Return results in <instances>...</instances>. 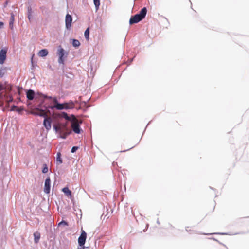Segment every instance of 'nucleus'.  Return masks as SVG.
I'll use <instances>...</instances> for the list:
<instances>
[{
  "label": "nucleus",
  "instance_id": "f257e3e1",
  "mask_svg": "<svg viewBox=\"0 0 249 249\" xmlns=\"http://www.w3.org/2000/svg\"><path fill=\"white\" fill-rule=\"evenodd\" d=\"M147 11V10L146 8L143 7L141 9L139 13L136 14L131 17L129 20V24L132 25L135 23H137L142 20L145 17Z\"/></svg>",
  "mask_w": 249,
  "mask_h": 249
},
{
  "label": "nucleus",
  "instance_id": "f03ea898",
  "mask_svg": "<svg viewBox=\"0 0 249 249\" xmlns=\"http://www.w3.org/2000/svg\"><path fill=\"white\" fill-rule=\"evenodd\" d=\"M72 119L71 120V127L73 131L76 134H80L82 130L80 127V124L81 122H79L78 119L74 115H72Z\"/></svg>",
  "mask_w": 249,
  "mask_h": 249
},
{
  "label": "nucleus",
  "instance_id": "7ed1b4c3",
  "mask_svg": "<svg viewBox=\"0 0 249 249\" xmlns=\"http://www.w3.org/2000/svg\"><path fill=\"white\" fill-rule=\"evenodd\" d=\"M87 238V233L86 232L82 229H81V233L78 239V242L79 244V246H84L85 241Z\"/></svg>",
  "mask_w": 249,
  "mask_h": 249
},
{
  "label": "nucleus",
  "instance_id": "20e7f679",
  "mask_svg": "<svg viewBox=\"0 0 249 249\" xmlns=\"http://www.w3.org/2000/svg\"><path fill=\"white\" fill-rule=\"evenodd\" d=\"M64 50L61 46H60L57 50V54L59 56L58 62L60 64L64 63V60L63 58V56L64 55Z\"/></svg>",
  "mask_w": 249,
  "mask_h": 249
},
{
  "label": "nucleus",
  "instance_id": "39448f33",
  "mask_svg": "<svg viewBox=\"0 0 249 249\" xmlns=\"http://www.w3.org/2000/svg\"><path fill=\"white\" fill-rule=\"evenodd\" d=\"M31 113L35 115H37L42 117L47 116V112L45 111V110L40 109L38 108H37L35 110L32 111Z\"/></svg>",
  "mask_w": 249,
  "mask_h": 249
},
{
  "label": "nucleus",
  "instance_id": "423d86ee",
  "mask_svg": "<svg viewBox=\"0 0 249 249\" xmlns=\"http://www.w3.org/2000/svg\"><path fill=\"white\" fill-rule=\"evenodd\" d=\"M7 48H4L0 51V64H3L6 58Z\"/></svg>",
  "mask_w": 249,
  "mask_h": 249
},
{
  "label": "nucleus",
  "instance_id": "0eeeda50",
  "mask_svg": "<svg viewBox=\"0 0 249 249\" xmlns=\"http://www.w3.org/2000/svg\"><path fill=\"white\" fill-rule=\"evenodd\" d=\"M50 108L53 109V108H56L57 110H62L65 109V107L64 106V104H60L58 103L56 105H54V106H48L45 107V109Z\"/></svg>",
  "mask_w": 249,
  "mask_h": 249
},
{
  "label": "nucleus",
  "instance_id": "6e6552de",
  "mask_svg": "<svg viewBox=\"0 0 249 249\" xmlns=\"http://www.w3.org/2000/svg\"><path fill=\"white\" fill-rule=\"evenodd\" d=\"M44 117L45 118L43 121V125L47 130H49L51 128V119L47 116Z\"/></svg>",
  "mask_w": 249,
  "mask_h": 249
},
{
  "label": "nucleus",
  "instance_id": "1a4fd4ad",
  "mask_svg": "<svg viewBox=\"0 0 249 249\" xmlns=\"http://www.w3.org/2000/svg\"><path fill=\"white\" fill-rule=\"evenodd\" d=\"M50 184L51 180L50 178H48L46 179L44 184V192L46 194H49L50 191Z\"/></svg>",
  "mask_w": 249,
  "mask_h": 249
},
{
  "label": "nucleus",
  "instance_id": "9d476101",
  "mask_svg": "<svg viewBox=\"0 0 249 249\" xmlns=\"http://www.w3.org/2000/svg\"><path fill=\"white\" fill-rule=\"evenodd\" d=\"M72 20L71 16L70 14H67L65 18V24L67 29H69L71 28Z\"/></svg>",
  "mask_w": 249,
  "mask_h": 249
},
{
  "label": "nucleus",
  "instance_id": "9b49d317",
  "mask_svg": "<svg viewBox=\"0 0 249 249\" xmlns=\"http://www.w3.org/2000/svg\"><path fill=\"white\" fill-rule=\"evenodd\" d=\"M65 109H72L74 107L75 105L72 101H70L68 103H64Z\"/></svg>",
  "mask_w": 249,
  "mask_h": 249
},
{
  "label": "nucleus",
  "instance_id": "f8f14e48",
  "mask_svg": "<svg viewBox=\"0 0 249 249\" xmlns=\"http://www.w3.org/2000/svg\"><path fill=\"white\" fill-rule=\"evenodd\" d=\"M35 92L32 90H29L26 93V96L28 99L32 100L34 98Z\"/></svg>",
  "mask_w": 249,
  "mask_h": 249
},
{
  "label": "nucleus",
  "instance_id": "ddd939ff",
  "mask_svg": "<svg viewBox=\"0 0 249 249\" xmlns=\"http://www.w3.org/2000/svg\"><path fill=\"white\" fill-rule=\"evenodd\" d=\"M48 54V51L47 49H42L39 51L38 55L40 57H44Z\"/></svg>",
  "mask_w": 249,
  "mask_h": 249
},
{
  "label": "nucleus",
  "instance_id": "4468645a",
  "mask_svg": "<svg viewBox=\"0 0 249 249\" xmlns=\"http://www.w3.org/2000/svg\"><path fill=\"white\" fill-rule=\"evenodd\" d=\"M34 241L36 243H37L40 238V234L39 232L36 231L34 233Z\"/></svg>",
  "mask_w": 249,
  "mask_h": 249
},
{
  "label": "nucleus",
  "instance_id": "2eb2a0df",
  "mask_svg": "<svg viewBox=\"0 0 249 249\" xmlns=\"http://www.w3.org/2000/svg\"><path fill=\"white\" fill-rule=\"evenodd\" d=\"M10 15H11V17H10V21H9V26L11 29H13V24H14V20H15L14 15L13 13H11Z\"/></svg>",
  "mask_w": 249,
  "mask_h": 249
},
{
  "label": "nucleus",
  "instance_id": "dca6fc26",
  "mask_svg": "<svg viewBox=\"0 0 249 249\" xmlns=\"http://www.w3.org/2000/svg\"><path fill=\"white\" fill-rule=\"evenodd\" d=\"M62 191L64 192V193L68 196H71V190H69V189L68 187H64L62 189Z\"/></svg>",
  "mask_w": 249,
  "mask_h": 249
},
{
  "label": "nucleus",
  "instance_id": "f3484780",
  "mask_svg": "<svg viewBox=\"0 0 249 249\" xmlns=\"http://www.w3.org/2000/svg\"><path fill=\"white\" fill-rule=\"evenodd\" d=\"M23 108H19L16 106L13 105L11 107V111H16L18 112H20L22 110H23Z\"/></svg>",
  "mask_w": 249,
  "mask_h": 249
},
{
  "label": "nucleus",
  "instance_id": "a211bd4d",
  "mask_svg": "<svg viewBox=\"0 0 249 249\" xmlns=\"http://www.w3.org/2000/svg\"><path fill=\"white\" fill-rule=\"evenodd\" d=\"M71 131H64L62 133H60L61 137L63 139H65L69 135L71 134Z\"/></svg>",
  "mask_w": 249,
  "mask_h": 249
},
{
  "label": "nucleus",
  "instance_id": "6ab92c4d",
  "mask_svg": "<svg viewBox=\"0 0 249 249\" xmlns=\"http://www.w3.org/2000/svg\"><path fill=\"white\" fill-rule=\"evenodd\" d=\"M56 162L58 164H60L62 163V160L61 158V153L60 152L57 153L56 156Z\"/></svg>",
  "mask_w": 249,
  "mask_h": 249
},
{
  "label": "nucleus",
  "instance_id": "aec40b11",
  "mask_svg": "<svg viewBox=\"0 0 249 249\" xmlns=\"http://www.w3.org/2000/svg\"><path fill=\"white\" fill-rule=\"evenodd\" d=\"M84 36L87 40H89V28H88L84 33Z\"/></svg>",
  "mask_w": 249,
  "mask_h": 249
},
{
  "label": "nucleus",
  "instance_id": "412c9836",
  "mask_svg": "<svg viewBox=\"0 0 249 249\" xmlns=\"http://www.w3.org/2000/svg\"><path fill=\"white\" fill-rule=\"evenodd\" d=\"M72 44L73 46H74L75 47H79L80 45V42L78 40L75 39H73L72 40Z\"/></svg>",
  "mask_w": 249,
  "mask_h": 249
},
{
  "label": "nucleus",
  "instance_id": "4be33fe9",
  "mask_svg": "<svg viewBox=\"0 0 249 249\" xmlns=\"http://www.w3.org/2000/svg\"><path fill=\"white\" fill-rule=\"evenodd\" d=\"M61 128L62 129V133L64 131H68V129L67 127V124H60Z\"/></svg>",
  "mask_w": 249,
  "mask_h": 249
},
{
  "label": "nucleus",
  "instance_id": "5701e85b",
  "mask_svg": "<svg viewBox=\"0 0 249 249\" xmlns=\"http://www.w3.org/2000/svg\"><path fill=\"white\" fill-rule=\"evenodd\" d=\"M53 128L56 131L59 132L60 133H62V129L61 128L60 124H58L57 125H54Z\"/></svg>",
  "mask_w": 249,
  "mask_h": 249
},
{
  "label": "nucleus",
  "instance_id": "b1692460",
  "mask_svg": "<svg viewBox=\"0 0 249 249\" xmlns=\"http://www.w3.org/2000/svg\"><path fill=\"white\" fill-rule=\"evenodd\" d=\"M45 98H48L49 99H52L55 105H56L58 103L57 98L56 97H48L47 96H45Z\"/></svg>",
  "mask_w": 249,
  "mask_h": 249
},
{
  "label": "nucleus",
  "instance_id": "393cba45",
  "mask_svg": "<svg viewBox=\"0 0 249 249\" xmlns=\"http://www.w3.org/2000/svg\"><path fill=\"white\" fill-rule=\"evenodd\" d=\"M94 4L96 7V9L97 10L99 8V7L100 5V2L99 0H93Z\"/></svg>",
  "mask_w": 249,
  "mask_h": 249
},
{
  "label": "nucleus",
  "instance_id": "a878e982",
  "mask_svg": "<svg viewBox=\"0 0 249 249\" xmlns=\"http://www.w3.org/2000/svg\"><path fill=\"white\" fill-rule=\"evenodd\" d=\"M62 116L67 120H71V118L68 116V114L65 112L62 113Z\"/></svg>",
  "mask_w": 249,
  "mask_h": 249
},
{
  "label": "nucleus",
  "instance_id": "bb28decb",
  "mask_svg": "<svg viewBox=\"0 0 249 249\" xmlns=\"http://www.w3.org/2000/svg\"><path fill=\"white\" fill-rule=\"evenodd\" d=\"M48 171V167L47 166V165L46 164H44V167L42 169V172L43 173H47Z\"/></svg>",
  "mask_w": 249,
  "mask_h": 249
},
{
  "label": "nucleus",
  "instance_id": "cd10ccee",
  "mask_svg": "<svg viewBox=\"0 0 249 249\" xmlns=\"http://www.w3.org/2000/svg\"><path fill=\"white\" fill-rule=\"evenodd\" d=\"M61 225L68 226V223L67 222H66L65 221H62L61 222H59L58 224V226H61Z\"/></svg>",
  "mask_w": 249,
  "mask_h": 249
},
{
  "label": "nucleus",
  "instance_id": "c85d7f7f",
  "mask_svg": "<svg viewBox=\"0 0 249 249\" xmlns=\"http://www.w3.org/2000/svg\"><path fill=\"white\" fill-rule=\"evenodd\" d=\"M78 147H77V146H73L72 148H71V152L72 153H74L75 152L77 149H78Z\"/></svg>",
  "mask_w": 249,
  "mask_h": 249
},
{
  "label": "nucleus",
  "instance_id": "c756f323",
  "mask_svg": "<svg viewBox=\"0 0 249 249\" xmlns=\"http://www.w3.org/2000/svg\"><path fill=\"white\" fill-rule=\"evenodd\" d=\"M77 249H89L88 247H84V246H79L78 247Z\"/></svg>",
  "mask_w": 249,
  "mask_h": 249
},
{
  "label": "nucleus",
  "instance_id": "7c9ffc66",
  "mask_svg": "<svg viewBox=\"0 0 249 249\" xmlns=\"http://www.w3.org/2000/svg\"><path fill=\"white\" fill-rule=\"evenodd\" d=\"M134 146H135V145H132L131 147H130L127 149V150H129V149H131L133 148ZM127 151V150H124V151Z\"/></svg>",
  "mask_w": 249,
  "mask_h": 249
},
{
  "label": "nucleus",
  "instance_id": "2f4dec72",
  "mask_svg": "<svg viewBox=\"0 0 249 249\" xmlns=\"http://www.w3.org/2000/svg\"><path fill=\"white\" fill-rule=\"evenodd\" d=\"M3 23L2 22H0V28L3 26Z\"/></svg>",
  "mask_w": 249,
  "mask_h": 249
},
{
  "label": "nucleus",
  "instance_id": "473e14b6",
  "mask_svg": "<svg viewBox=\"0 0 249 249\" xmlns=\"http://www.w3.org/2000/svg\"><path fill=\"white\" fill-rule=\"evenodd\" d=\"M189 228V227H187V229H186V231H189V230H188L187 229Z\"/></svg>",
  "mask_w": 249,
  "mask_h": 249
}]
</instances>
